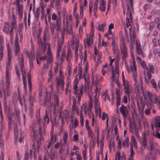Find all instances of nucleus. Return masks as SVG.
Listing matches in <instances>:
<instances>
[{
    "label": "nucleus",
    "mask_w": 160,
    "mask_h": 160,
    "mask_svg": "<svg viewBox=\"0 0 160 160\" xmlns=\"http://www.w3.org/2000/svg\"><path fill=\"white\" fill-rule=\"evenodd\" d=\"M120 48L121 54L122 56V61H125L126 58L128 56L127 48L126 47V43L124 39H122L120 40Z\"/></svg>",
    "instance_id": "obj_7"
},
{
    "label": "nucleus",
    "mask_w": 160,
    "mask_h": 160,
    "mask_svg": "<svg viewBox=\"0 0 160 160\" xmlns=\"http://www.w3.org/2000/svg\"><path fill=\"white\" fill-rule=\"evenodd\" d=\"M75 133L74 134L73 137V139L74 142H78L79 140V134L78 132L76 131H75Z\"/></svg>",
    "instance_id": "obj_39"
},
{
    "label": "nucleus",
    "mask_w": 160,
    "mask_h": 160,
    "mask_svg": "<svg viewBox=\"0 0 160 160\" xmlns=\"http://www.w3.org/2000/svg\"><path fill=\"white\" fill-rule=\"evenodd\" d=\"M54 98L56 99V103L55 104L54 109L58 108L59 106V102L58 99V96L56 95H54Z\"/></svg>",
    "instance_id": "obj_44"
},
{
    "label": "nucleus",
    "mask_w": 160,
    "mask_h": 160,
    "mask_svg": "<svg viewBox=\"0 0 160 160\" xmlns=\"http://www.w3.org/2000/svg\"><path fill=\"white\" fill-rule=\"evenodd\" d=\"M78 79L77 76H76L74 78L73 83V88L74 92L76 96L78 98V101L80 102L81 98L83 94V86L81 85L78 89Z\"/></svg>",
    "instance_id": "obj_5"
},
{
    "label": "nucleus",
    "mask_w": 160,
    "mask_h": 160,
    "mask_svg": "<svg viewBox=\"0 0 160 160\" xmlns=\"http://www.w3.org/2000/svg\"><path fill=\"white\" fill-rule=\"evenodd\" d=\"M129 138L126 137L124 141L123 142V146L124 148H128L129 147Z\"/></svg>",
    "instance_id": "obj_34"
},
{
    "label": "nucleus",
    "mask_w": 160,
    "mask_h": 160,
    "mask_svg": "<svg viewBox=\"0 0 160 160\" xmlns=\"http://www.w3.org/2000/svg\"><path fill=\"white\" fill-rule=\"evenodd\" d=\"M80 124L82 127L84 126V118L82 113H80Z\"/></svg>",
    "instance_id": "obj_47"
},
{
    "label": "nucleus",
    "mask_w": 160,
    "mask_h": 160,
    "mask_svg": "<svg viewBox=\"0 0 160 160\" xmlns=\"http://www.w3.org/2000/svg\"><path fill=\"white\" fill-rule=\"evenodd\" d=\"M94 29L93 26H91V30L90 33V35L89 34V36L91 38H92L93 37L94 35Z\"/></svg>",
    "instance_id": "obj_53"
},
{
    "label": "nucleus",
    "mask_w": 160,
    "mask_h": 160,
    "mask_svg": "<svg viewBox=\"0 0 160 160\" xmlns=\"http://www.w3.org/2000/svg\"><path fill=\"white\" fill-rule=\"evenodd\" d=\"M151 82L152 84L153 87L155 89H157V86L155 82L153 80H152L151 81Z\"/></svg>",
    "instance_id": "obj_62"
},
{
    "label": "nucleus",
    "mask_w": 160,
    "mask_h": 160,
    "mask_svg": "<svg viewBox=\"0 0 160 160\" xmlns=\"http://www.w3.org/2000/svg\"><path fill=\"white\" fill-rule=\"evenodd\" d=\"M112 49L114 57L116 60L118 59L119 57V52L118 46L116 45L113 38L112 39Z\"/></svg>",
    "instance_id": "obj_10"
},
{
    "label": "nucleus",
    "mask_w": 160,
    "mask_h": 160,
    "mask_svg": "<svg viewBox=\"0 0 160 160\" xmlns=\"http://www.w3.org/2000/svg\"><path fill=\"white\" fill-rule=\"evenodd\" d=\"M131 147H133L135 149L137 148V143L135 138L134 136H132L131 138Z\"/></svg>",
    "instance_id": "obj_30"
},
{
    "label": "nucleus",
    "mask_w": 160,
    "mask_h": 160,
    "mask_svg": "<svg viewBox=\"0 0 160 160\" xmlns=\"http://www.w3.org/2000/svg\"><path fill=\"white\" fill-rule=\"evenodd\" d=\"M17 36L18 34L17 33L15 42V49L14 52L15 56H17L18 55V54L20 52V51L19 48V46L17 41L18 39V37H17Z\"/></svg>",
    "instance_id": "obj_22"
},
{
    "label": "nucleus",
    "mask_w": 160,
    "mask_h": 160,
    "mask_svg": "<svg viewBox=\"0 0 160 160\" xmlns=\"http://www.w3.org/2000/svg\"><path fill=\"white\" fill-rule=\"evenodd\" d=\"M86 9V7L80 6V15L81 18H82L83 16V11Z\"/></svg>",
    "instance_id": "obj_46"
},
{
    "label": "nucleus",
    "mask_w": 160,
    "mask_h": 160,
    "mask_svg": "<svg viewBox=\"0 0 160 160\" xmlns=\"http://www.w3.org/2000/svg\"><path fill=\"white\" fill-rule=\"evenodd\" d=\"M72 109L73 111H75L76 112L77 115H78L79 112V109L78 107L76 106V103H75L73 104Z\"/></svg>",
    "instance_id": "obj_36"
},
{
    "label": "nucleus",
    "mask_w": 160,
    "mask_h": 160,
    "mask_svg": "<svg viewBox=\"0 0 160 160\" xmlns=\"http://www.w3.org/2000/svg\"><path fill=\"white\" fill-rule=\"evenodd\" d=\"M103 97L104 98V100L105 101H108L109 102L110 101V99L109 98V96L107 93H105L103 95Z\"/></svg>",
    "instance_id": "obj_55"
},
{
    "label": "nucleus",
    "mask_w": 160,
    "mask_h": 160,
    "mask_svg": "<svg viewBox=\"0 0 160 160\" xmlns=\"http://www.w3.org/2000/svg\"><path fill=\"white\" fill-rule=\"evenodd\" d=\"M99 9L101 12H104L106 9V2L104 0H100L99 2Z\"/></svg>",
    "instance_id": "obj_25"
},
{
    "label": "nucleus",
    "mask_w": 160,
    "mask_h": 160,
    "mask_svg": "<svg viewBox=\"0 0 160 160\" xmlns=\"http://www.w3.org/2000/svg\"><path fill=\"white\" fill-rule=\"evenodd\" d=\"M122 82L124 89V93L125 95H130L131 92V88L129 87L128 81L126 80L123 76V72H122Z\"/></svg>",
    "instance_id": "obj_8"
},
{
    "label": "nucleus",
    "mask_w": 160,
    "mask_h": 160,
    "mask_svg": "<svg viewBox=\"0 0 160 160\" xmlns=\"http://www.w3.org/2000/svg\"><path fill=\"white\" fill-rule=\"evenodd\" d=\"M106 118H108V115L105 112H103L102 114V120H104Z\"/></svg>",
    "instance_id": "obj_63"
},
{
    "label": "nucleus",
    "mask_w": 160,
    "mask_h": 160,
    "mask_svg": "<svg viewBox=\"0 0 160 160\" xmlns=\"http://www.w3.org/2000/svg\"><path fill=\"white\" fill-rule=\"evenodd\" d=\"M25 53L29 58L30 60H33L35 59L34 50L31 51L28 53L27 51L25 52Z\"/></svg>",
    "instance_id": "obj_26"
},
{
    "label": "nucleus",
    "mask_w": 160,
    "mask_h": 160,
    "mask_svg": "<svg viewBox=\"0 0 160 160\" xmlns=\"http://www.w3.org/2000/svg\"><path fill=\"white\" fill-rule=\"evenodd\" d=\"M160 117L157 116L152 121L151 124L152 127L155 126L156 127H160Z\"/></svg>",
    "instance_id": "obj_19"
},
{
    "label": "nucleus",
    "mask_w": 160,
    "mask_h": 160,
    "mask_svg": "<svg viewBox=\"0 0 160 160\" xmlns=\"http://www.w3.org/2000/svg\"><path fill=\"white\" fill-rule=\"evenodd\" d=\"M37 128H38V132L39 133L41 134L42 133V126L40 125L39 122L37 123L36 125L33 123L32 126V129L34 132V134H35V132L37 131Z\"/></svg>",
    "instance_id": "obj_20"
},
{
    "label": "nucleus",
    "mask_w": 160,
    "mask_h": 160,
    "mask_svg": "<svg viewBox=\"0 0 160 160\" xmlns=\"http://www.w3.org/2000/svg\"><path fill=\"white\" fill-rule=\"evenodd\" d=\"M38 42L39 46V48L37 50V53L38 55L36 57V61L38 64L41 63V61H43L46 59V56H45L42 57H39V55L43 53L46 50V47L44 43L42 41L41 38L38 37Z\"/></svg>",
    "instance_id": "obj_4"
},
{
    "label": "nucleus",
    "mask_w": 160,
    "mask_h": 160,
    "mask_svg": "<svg viewBox=\"0 0 160 160\" xmlns=\"http://www.w3.org/2000/svg\"><path fill=\"white\" fill-rule=\"evenodd\" d=\"M82 48V45L79 43H77V46H75V56L76 57H77L78 54V50L79 49V55L81 60L82 59V53L81 51Z\"/></svg>",
    "instance_id": "obj_16"
},
{
    "label": "nucleus",
    "mask_w": 160,
    "mask_h": 160,
    "mask_svg": "<svg viewBox=\"0 0 160 160\" xmlns=\"http://www.w3.org/2000/svg\"><path fill=\"white\" fill-rule=\"evenodd\" d=\"M136 53L139 55H141L142 57H144V55L142 53V48H136Z\"/></svg>",
    "instance_id": "obj_42"
},
{
    "label": "nucleus",
    "mask_w": 160,
    "mask_h": 160,
    "mask_svg": "<svg viewBox=\"0 0 160 160\" xmlns=\"http://www.w3.org/2000/svg\"><path fill=\"white\" fill-rule=\"evenodd\" d=\"M12 28H11L8 23H5L4 27L3 28V31L5 33H8V32H10V35L12 36Z\"/></svg>",
    "instance_id": "obj_23"
},
{
    "label": "nucleus",
    "mask_w": 160,
    "mask_h": 160,
    "mask_svg": "<svg viewBox=\"0 0 160 160\" xmlns=\"http://www.w3.org/2000/svg\"><path fill=\"white\" fill-rule=\"evenodd\" d=\"M83 78L84 80L85 91L88 93V95L89 97L90 100H91V95L92 94V92H90L89 93H88V90L90 84V80L89 78H87L86 76L85 75L83 76Z\"/></svg>",
    "instance_id": "obj_11"
},
{
    "label": "nucleus",
    "mask_w": 160,
    "mask_h": 160,
    "mask_svg": "<svg viewBox=\"0 0 160 160\" xmlns=\"http://www.w3.org/2000/svg\"><path fill=\"white\" fill-rule=\"evenodd\" d=\"M88 62H86L85 65L84 67V75H85L86 76V75L87 74L88 71Z\"/></svg>",
    "instance_id": "obj_50"
},
{
    "label": "nucleus",
    "mask_w": 160,
    "mask_h": 160,
    "mask_svg": "<svg viewBox=\"0 0 160 160\" xmlns=\"http://www.w3.org/2000/svg\"><path fill=\"white\" fill-rule=\"evenodd\" d=\"M18 61L19 64L20 68L22 71V74L23 77V81L24 84V89H26V76L25 72L23 71V68L24 66V58L23 57L22 53H20L18 55Z\"/></svg>",
    "instance_id": "obj_6"
},
{
    "label": "nucleus",
    "mask_w": 160,
    "mask_h": 160,
    "mask_svg": "<svg viewBox=\"0 0 160 160\" xmlns=\"http://www.w3.org/2000/svg\"><path fill=\"white\" fill-rule=\"evenodd\" d=\"M115 146L114 142L113 141H111L109 142V148L110 150L112 149V148H114Z\"/></svg>",
    "instance_id": "obj_52"
},
{
    "label": "nucleus",
    "mask_w": 160,
    "mask_h": 160,
    "mask_svg": "<svg viewBox=\"0 0 160 160\" xmlns=\"http://www.w3.org/2000/svg\"><path fill=\"white\" fill-rule=\"evenodd\" d=\"M126 26L128 28L129 26L131 27L129 28L130 38L131 42L132 43L134 42L135 37V33L132 31V13L133 12V2L132 0H126Z\"/></svg>",
    "instance_id": "obj_1"
},
{
    "label": "nucleus",
    "mask_w": 160,
    "mask_h": 160,
    "mask_svg": "<svg viewBox=\"0 0 160 160\" xmlns=\"http://www.w3.org/2000/svg\"><path fill=\"white\" fill-rule=\"evenodd\" d=\"M68 138V133L67 132H65L63 134V144H66Z\"/></svg>",
    "instance_id": "obj_40"
},
{
    "label": "nucleus",
    "mask_w": 160,
    "mask_h": 160,
    "mask_svg": "<svg viewBox=\"0 0 160 160\" xmlns=\"http://www.w3.org/2000/svg\"><path fill=\"white\" fill-rule=\"evenodd\" d=\"M118 64L119 62L118 61H117L116 62V67H115V71L114 70L112 69V81H114V80L115 79L116 77H117V76H118V69H119V67H118Z\"/></svg>",
    "instance_id": "obj_15"
},
{
    "label": "nucleus",
    "mask_w": 160,
    "mask_h": 160,
    "mask_svg": "<svg viewBox=\"0 0 160 160\" xmlns=\"http://www.w3.org/2000/svg\"><path fill=\"white\" fill-rule=\"evenodd\" d=\"M147 95L149 102L151 103H156L158 101V97L155 93H152L150 91H148Z\"/></svg>",
    "instance_id": "obj_9"
},
{
    "label": "nucleus",
    "mask_w": 160,
    "mask_h": 160,
    "mask_svg": "<svg viewBox=\"0 0 160 160\" xmlns=\"http://www.w3.org/2000/svg\"><path fill=\"white\" fill-rule=\"evenodd\" d=\"M130 154L129 158H133V156L134 155L135 153L133 151V148L131 147L130 148Z\"/></svg>",
    "instance_id": "obj_56"
},
{
    "label": "nucleus",
    "mask_w": 160,
    "mask_h": 160,
    "mask_svg": "<svg viewBox=\"0 0 160 160\" xmlns=\"http://www.w3.org/2000/svg\"><path fill=\"white\" fill-rule=\"evenodd\" d=\"M4 143L2 139V136L0 135V146L1 148H2L4 147Z\"/></svg>",
    "instance_id": "obj_61"
},
{
    "label": "nucleus",
    "mask_w": 160,
    "mask_h": 160,
    "mask_svg": "<svg viewBox=\"0 0 160 160\" xmlns=\"http://www.w3.org/2000/svg\"><path fill=\"white\" fill-rule=\"evenodd\" d=\"M66 59L67 60V62H68V63L70 62L71 60L72 59V55L71 54L68 53L67 57Z\"/></svg>",
    "instance_id": "obj_54"
},
{
    "label": "nucleus",
    "mask_w": 160,
    "mask_h": 160,
    "mask_svg": "<svg viewBox=\"0 0 160 160\" xmlns=\"http://www.w3.org/2000/svg\"><path fill=\"white\" fill-rule=\"evenodd\" d=\"M130 95H125L124 96L123 99L122 100V102L127 103L128 102V99H130Z\"/></svg>",
    "instance_id": "obj_43"
},
{
    "label": "nucleus",
    "mask_w": 160,
    "mask_h": 160,
    "mask_svg": "<svg viewBox=\"0 0 160 160\" xmlns=\"http://www.w3.org/2000/svg\"><path fill=\"white\" fill-rule=\"evenodd\" d=\"M94 108L95 112L96 113L99 114V117H100L101 115L102 111L101 108L99 106V104L98 101L96 100L94 101Z\"/></svg>",
    "instance_id": "obj_17"
},
{
    "label": "nucleus",
    "mask_w": 160,
    "mask_h": 160,
    "mask_svg": "<svg viewBox=\"0 0 160 160\" xmlns=\"http://www.w3.org/2000/svg\"><path fill=\"white\" fill-rule=\"evenodd\" d=\"M97 145L98 148L100 149V152L102 153L103 150V147L104 145L103 140L97 142Z\"/></svg>",
    "instance_id": "obj_33"
},
{
    "label": "nucleus",
    "mask_w": 160,
    "mask_h": 160,
    "mask_svg": "<svg viewBox=\"0 0 160 160\" xmlns=\"http://www.w3.org/2000/svg\"><path fill=\"white\" fill-rule=\"evenodd\" d=\"M106 22H103L102 24L98 25L96 27V29L102 32L104 31V28L106 26Z\"/></svg>",
    "instance_id": "obj_28"
},
{
    "label": "nucleus",
    "mask_w": 160,
    "mask_h": 160,
    "mask_svg": "<svg viewBox=\"0 0 160 160\" xmlns=\"http://www.w3.org/2000/svg\"><path fill=\"white\" fill-rule=\"evenodd\" d=\"M98 2L99 0H95L94 2L93 12L94 15L96 14L97 11Z\"/></svg>",
    "instance_id": "obj_35"
},
{
    "label": "nucleus",
    "mask_w": 160,
    "mask_h": 160,
    "mask_svg": "<svg viewBox=\"0 0 160 160\" xmlns=\"http://www.w3.org/2000/svg\"><path fill=\"white\" fill-rule=\"evenodd\" d=\"M120 111L122 114V116L124 118L128 116V110L126 107L122 105L120 108Z\"/></svg>",
    "instance_id": "obj_18"
},
{
    "label": "nucleus",
    "mask_w": 160,
    "mask_h": 160,
    "mask_svg": "<svg viewBox=\"0 0 160 160\" xmlns=\"http://www.w3.org/2000/svg\"><path fill=\"white\" fill-rule=\"evenodd\" d=\"M136 48H142L138 40H136Z\"/></svg>",
    "instance_id": "obj_64"
},
{
    "label": "nucleus",
    "mask_w": 160,
    "mask_h": 160,
    "mask_svg": "<svg viewBox=\"0 0 160 160\" xmlns=\"http://www.w3.org/2000/svg\"><path fill=\"white\" fill-rule=\"evenodd\" d=\"M121 144L122 141L120 139H119L118 142V145L117 146V148L119 150H120L122 148V147Z\"/></svg>",
    "instance_id": "obj_59"
},
{
    "label": "nucleus",
    "mask_w": 160,
    "mask_h": 160,
    "mask_svg": "<svg viewBox=\"0 0 160 160\" xmlns=\"http://www.w3.org/2000/svg\"><path fill=\"white\" fill-rule=\"evenodd\" d=\"M78 34L79 37L81 38L83 34V30L81 25H80L78 29Z\"/></svg>",
    "instance_id": "obj_45"
},
{
    "label": "nucleus",
    "mask_w": 160,
    "mask_h": 160,
    "mask_svg": "<svg viewBox=\"0 0 160 160\" xmlns=\"http://www.w3.org/2000/svg\"><path fill=\"white\" fill-rule=\"evenodd\" d=\"M133 49V48H132L130 49L131 56L132 58V61H130V65L131 74L134 82V87L138 89L139 88V82L137 81V73L134 55L132 52Z\"/></svg>",
    "instance_id": "obj_3"
},
{
    "label": "nucleus",
    "mask_w": 160,
    "mask_h": 160,
    "mask_svg": "<svg viewBox=\"0 0 160 160\" xmlns=\"http://www.w3.org/2000/svg\"><path fill=\"white\" fill-rule=\"evenodd\" d=\"M152 156V154L149 153H147L145 158L144 160H150V158Z\"/></svg>",
    "instance_id": "obj_60"
},
{
    "label": "nucleus",
    "mask_w": 160,
    "mask_h": 160,
    "mask_svg": "<svg viewBox=\"0 0 160 160\" xmlns=\"http://www.w3.org/2000/svg\"><path fill=\"white\" fill-rule=\"evenodd\" d=\"M50 28L51 29V31L52 33L53 34L54 33L55 30L56 29V26L53 23L50 24Z\"/></svg>",
    "instance_id": "obj_49"
},
{
    "label": "nucleus",
    "mask_w": 160,
    "mask_h": 160,
    "mask_svg": "<svg viewBox=\"0 0 160 160\" xmlns=\"http://www.w3.org/2000/svg\"><path fill=\"white\" fill-rule=\"evenodd\" d=\"M47 55L48 56V62H49L50 63L52 62L53 61V57L51 53V50L48 47V51L47 52Z\"/></svg>",
    "instance_id": "obj_31"
},
{
    "label": "nucleus",
    "mask_w": 160,
    "mask_h": 160,
    "mask_svg": "<svg viewBox=\"0 0 160 160\" xmlns=\"http://www.w3.org/2000/svg\"><path fill=\"white\" fill-rule=\"evenodd\" d=\"M93 42V38L89 36L88 34H87V37L84 40L85 47L86 48H89L92 45Z\"/></svg>",
    "instance_id": "obj_13"
},
{
    "label": "nucleus",
    "mask_w": 160,
    "mask_h": 160,
    "mask_svg": "<svg viewBox=\"0 0 160 160\" xmlns=\"http://www.w3.org/2000/svg\"><path fill=\"white\" fill-rule=\"evenodd\" d=\"M8 49V62L6 63V86L7 87V91H5L4 94L5 96H9L10 92L9 91V88L10 84V77L8 71V68L12 63V51L11 48L9 47V44H7Z\"/></svg>",
    "instance_id": "obj_2"
},
{
    "label": "nucleus",
    "mask_w": 160,
    "mask_h": 160,
    "mask_svg": "<svg viewBox=\"0 0 160 160\" xmlns=\"http://www.w3.org/2000/svg\"><path fill=\"white\" fill-rule=\"evenodd\" d=\"M102 79L103 77L101 76L99 77L98 74L94 75L92 73V82L93 84H98L100 82L102 81Z\"/></svg>",
    "instance_id": "obj_14"
},
{
    "label": "nucleus",
    "mask_w": 160,
    "mask_h": 160,
    "mask_svg": "<svg viewBox=\"0 0 160 160\" xmlns=\"http://www.w3.org/2000/svg\"><path fill=\"white\" fill-rule=\"evenodd\" d=\"M64 79L58 78H56V86L57 90L59 89V87H60L61 89L62 90H63L64 88Z\"/></svg>",
    "instance_id": "obj_12"
},
{
    "label": "nucleus",
    "mask_w": 160,
    "mask_h": 160,
    "mask_svg": "<svg viewBox=\"0 0 160 160\" xmlns=\"http://www.w3.org/2000/svg\"><path fill=\"white\" fill-rule=\"evenodd\" d=\"M146 68L147 69V72L153 73L154 71V68L153 66L151 64H148V67H147Z\"/></svg>",
    "instance_id": "obj_37"
},
{
    "label": "nucleus",
    "mask_w": 160,
    "mask_h": 160,
    "mask_svg": "<svg viewBox=\"0 0 160 160\" xmlns=\"http://www.w3.org/2000/svg\"><path fill=\"white\" fill-rule=\"evenodd\" d=\"M85 126L86 130L87 131L91 129L89 125V122L88 119H86L85 122Z\"/></svg>",
    "instance_id": "obj_57"
},
{
    "label": "nucleus",
    "mask_w": 160,
    "mask_h": 160,
    "mask_svg": "<svg viewBox=\"0 0 160 160\" xmlns=\"http://www.w3.org/2000/svg\"><path fill=\"white\" fill-rule=\"evenodd\" d=\"M142 135L143 138L142 142L141 150L142 151H143L147 144V140L146 137V134L144 132H143Z\"/></svg>",
    "instance_id": "obj_21"
},
{
    "label": "nucleus",
    "mask_w": 160,
    "mask_h": 160,
    "mask_svg": "<svg viewBox=\"0 0 160 160\" xmlns=\"http://www.w3.org/2000/svg\"><path fill=\"white\" fill-rule=\"evenodd\" d=\"M120 152H117L115 154V160H120Z\"/></svg>",
    "instance_id": "obj_58"
},
{
    "label": "nucleus",
    "mask_w": 160,
    "mask_h": 160,
    "mask_svg": "<svg viewBox=\"0 0 160 160\" xmlns=\"http://www.w3.org/2000/svg\"><path fill=\"white\" fill-rule=\"evenodd\" d=\"M67 84L66 85V91L67 92L69 88V86L71 84V78H67Z\"/></svg>",
    "instance_id": "obj_48"
},
{
    "label": "nucleus",
    "mask_w": 160,
    "mask_h": 160,
    "mask_svg": "<svg viewBox=\"0 0 160 160\" xmlns=\"http://www.w3.org/2000/svg\"><path fill=\"white\" fill-rule=\"evenodd\" d=\"M90 101L91 102H89V104L88 106V108L87 109L88 112H87V114H88L89 118H92L94 116L93 113L91 111V109L92 108V100Z\"/></svg>",
    "instance_id": "obj_24"
},
{
    "label": "nucleus",
    "mask_w": 160,
    "mask_h": 160,
    "mask_svg": "<svg viewBox=\"0 0 160 160\" xmlns=\"http://www.w3.org/2000/svg\"><path fill=\"white\" fill-rule=\"evenodd\" d=\"M88 106H87V104L86 103L83 104L80 109V113H82V111L84 110V114L85 115L87 116V112H88Z\"/></svg>",
    "instance_id": "obj_29"
},
{
    "label": "nucleus",
    "mask_w": 160,
    "mask_h": 160,
    "mask_svg": "<svg viewBox=\"0 0 160 160\" xmlns=\"http://www.w3.org/2000/svg\"><path fill=\"white\" fill-rule=\"evenodd\" d=\"M94 54L95 58L94 57V58H95V59L97 58L98 62H100L101 59L102 58L101 53L100 52L97 51L96 47H95L94 48Z\"/></svg>",
    "instance_id": "obj_27"
},
{
    "label": "nucleus",
    "mask_w": 160,
    "mask_h": 160,
    "mask_svg": "<svg viewBox=\"0 0 160 160\" xmlns=\"http://www.w3.org/2000/svg\"><path fill=\"white\" fill-rule=\"evenodd\" d=\"M88 132V136L90 138H93L95 137V134L93 131L90 129L87 131Z\"/></svg>",
    "instance_id": "obj_41"
},
{
    "label": "nucleus",
    "mask_w": 160,
    "mask_h": 160,
    "mask_svg": "<svg viewBox=\"0 0 160 160\" xmlns=\"http://www.w3.org/2000/svg\"><path fill=\"white\" fill-rule=\"evenodd\" d=\"M66 22L67 25H72V21L71 16H66Z\"/></svg>",
    "instance_id": "obj_38"
},
{
    "label": "nucleus",
    "mask_w": 160,
    "mask_h": 160,
    "mask_svg": "<svg viewBox=\"0 0 160 160\" xmlns=\"http://www.w3.org/2000/svg\"><path fill=\"white\" fill-rule=\"evenodd\" d=\"M79 124L78 119L77 118H75L74 120V123L72 125V127L73 128H75L77 127Z\"/></svg>",
    "instance_id": "obj_51"
},
{
    "label": "nucleus",
    "mask_w": 160,
    "mask_h": 160,
    "mask_svg": "<svg viewBox=\"0 0 160 160\" xmlns=\"http://www.w3.org/2000/svg\"><path fill=\"white\" fill-rule=\"evenodd\" d=\"M34 147V146L33 145L32 146V148H33V150L34 151V157H36L37 153H38L40 149L41 148V147L40 145L38 144L37 146L35 148Z\"/></svg>",
    "instance_id": "obj_32"
}]
</instances>
